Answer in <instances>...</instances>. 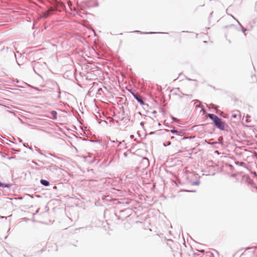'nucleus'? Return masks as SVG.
<instances>
[{"mask_svg": "<svg viewBox=\"0 0 257 257\" xmlns=\"http://www.w3.org/2000/svg\"><path fill=\"white\" fill-rule=\"evenodd\" d=\"M207 116L211 119L215 125L221 130H224L225 127V123L221 118H219L217 115L213 114L208 113Z\"/></svg>", "mask_w": 257, "mask_h": 257, "instance_id": "nucleus-1", "label": "nucleus"}, {"mask_svg": "<svg viewBox=\"0 0 257 257\" xmlns=\"http://www.w3.org/2000/svg\"><path fill=\"white\" fill-rule=\"evenodd\" d=\"M54 11V9L53 8H51L49 10H48L47 11L43 13L41 15V17L43 18H48L49 16L51 15L52 14V12Z\"/></svg>", "mask_w": 257, "mask_h": 257, "instance_id": "nucleus-2", "label": "nucleus"}, {"mask_svg": "<svg viewBox=\"0 0 257 257\" xmlns=\"http://www.w3.org/2000/svg\"><path fill=\"white\" fill-rule=\"evenodd\" d=\"M40 182L42 185H43L45 186H48L49 185V182L45 180H41Z\"/></svg>", "mask_w": 257, "mask_h": 257, "instance_id": "nucleus-3", "label": "nucleus"}, {"mask_svg": "<svg viewBox=\"0 0 257 257\" xmlns=\"http://www.w3.org/2000/svg\"><path fill=\"white\" fill-rule=\"evenodd\" d=\"M135 97L136 98V99L141 103V104H144L143 101L140 98H139L137 95H134Z\"/></svg>", "mask_w": 257, "mask_h": 257, "instance_id": "nucleus-4", "label": "nucleus"}, {"mask_svg": "<svg viewBox=\"0 0 257 257\" xmlns=\"http://www.w3.org/2000/svg\"><path fill=\"white\" fill-rule=\"evenodd\" d=\"M0 186L3 187H9V185H5L4 184H2V183H0Z\"/></svg>", "mask_w": 257, "mask_h": 257, "instance_id": "nucleus-5", "label": "nucleus"}, {"mask_svg": "<svg viewBox=\"0 0 257 257\" xmlns=\"http://www.w3.org/2000/svg\"><path fill=\"white\" fill-rule=\"evenodd\" d=\"M171 132L173 134H178V132L177 130H171Z\"/></svg>", "mask_w": 257, "mask_h": 257, "instance_id": "nucleus-6", "label": "nucleus"}, {"mask_svg": "<svg viewBox=\"0 0 257 257\" xmlns=\"http://www.w3.org/2000/svg\"><path fill=\"white\" fill-rule=\"evenodd\" d=\"M249 116L248 115H247L246 116V122H249Z\"/></svg>", "mask_w": 257, "mask_h": 257, "instance_id": "nucleus-7", "label": "nucleus"}, {"mask_svg": "<svg viewBox=\"0 0 257 257\" xmlns=\"http://www.w3.org/2000/svg\"><path fill=\"white\" fill-rule=\"evenodd\" d=\"M52 113H53V115H55L56 114V112L55 111L52 112Z\"/></svg>", "mask_w": 257, "mask_h": 257, "instance_id": "nucleus-8", "label": "nucleus"}, {"mask_svg": "<svg viewBox=\"0 0 257 257\" xmlns=\"http://www.w3.org/2000/svg\"><path fill=\"white\" fill-rule=\"evenodd\" d=\"M52 113H53V115H55L56 114V112L55 111L52 112Z\"/></svg>", "mask_w": 257, "mask_h": 257, "instance_id": "nucleus-9", "label": "nucleus"}, {"mask_svg": "<svg viewBox=\"0 0 257 257\" xmlns=\"http://www.w3.org/2000/svg\"><path fill=\"white\" fill-rule=\"evenodd\" d=\"M136 32H137V33H142L141 32H140V31H136Z\"/></svg>", "mask_w": 257, "mask_h": 257, "instance_id": "nucleus-10", "label": "nucleus"}, {"mask_svg": "<svg viewBox=\"0 0 257 257\" xmlns=\"http://www.w3.org/2000/svg\"><path fill=\"white\" fill-rule=\"evenodd\" d=\"M171 144L170 142L168 143V145H170Z\"/></svg>", "mask_w": 257, "mask_h": 257, "instance_id": "nucleus-11", "label": "nucleus"}]
</instances>
